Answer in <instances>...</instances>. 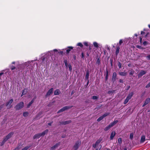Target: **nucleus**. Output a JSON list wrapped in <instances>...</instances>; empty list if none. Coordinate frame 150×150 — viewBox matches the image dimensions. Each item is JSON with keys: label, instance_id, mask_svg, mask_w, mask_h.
<instances>
[{"label": "nucleus", "instance_id": "37", "mask_svg": "<svg viewBox=\"0 0 150 150\" xmlns=\"http://www.w3.org/2000/svg\"><path fill=\"white\" fill-rule=\"evenodd\" d=\"M119 47H117L116 50V53L117 54H118L119 52Z\"/></svg>", "mask_w": 150, "mask_h": 150}, {"label": "nucleus", "instance_id": "41", "mask_svg": "<svg viewBox=\"0 0 150 150\" xmlns=\"http://www.w3.org/2000/svg\"><path fill=\"white\" fill-rule=\"evenodd\" d=\"M83 44H84V45H85V46H88V43L87 42H85L83 43Z\"/></svg>", "mask_w": 150, "mask_h": 150}, {"label": "nucleus", "instance_id": "43", "mask_svg": "<svg viewBox=\"0 0 150 150\" xmlns=\"http://www.w3.org/2000/svg\"><path fill=\"white\" fill-rule=\"evenodd\" d=\"M150 87V82L146 86V88H149Z\"/></svg>", "mask_w": 150, "mask_h": 150}, {"label": "nucleus", "instance_id": "19", "mask_svg": "<svg viewBox=\"0 0 150 150\" xmlns=\"http://www.w3.org/2000/svg\"><path fill=\"white\" fill-rule=\"evenodd\" d=\"M100 145H99V144H98L96 142L95 143V144L93 145V147L95 148H96L97 147H99V146Z\"/></svg>", "mask_w": 150, "mask_h": 150}, {"label": "nucleus", "instance_id": "29", "mask_svg": "<svg viewBox=\"0 0 150 150\" xmlns=\"http://www.w3.org/2000/svg\"><path fill=\"white\" fill-rule=\"evenodd\" d=\"M118 142L119 143L121 144L122 142V140L121 138H119L118 139Z\"/></svg>", "mask_w": 150, "mask_h": 150}, {"label": "nucleus", "instance_id": "59", "mask_svg": "<svg viewBox=\"0 0 150 150\" xmlns=\"http://www.w3.org/2000/svg\"><path fill=\"white\" fill-rule=\"evenodd\" d=\"M28 63H29V62H26V63H25V65H26V64H27Z\"/></svg>", "mask_w": 150, "mask_h": 150}, {"label": "nucleus", "instance_id": "64", "mask_svg": "<svg viewBox=\"0 0 150 150\" xmlns=\"http://www.w3.org/2000/svg\"><path fill=\"white\" fill-rule=\"evenodd\" d=\"M107 150H110V149H107Z\"/></svg>", "mask_w": 150, "mask_h": 150}, {"label": "nucleus", "instance_id": "23", "mask_svg": "<svg viewBox=\"0 0 150 150\" xmlns=\"http://www.w3.org/2000/svg\"><path fill=\"white\" fill-rule=\"evenodd\" d=\"M93 45L94 47L97 48L98 47V44L96 42H94L93 43Z\"/></svg>", "mask_w": 150, "mask_h": 150}, {"label": "nucleus", "instance_id": "40", "mask_svg": "<svg viewBox=\"0 0 150 150\" xmlns=\"http://www.w3.org/2000/svg\"><path fill=\"white\" fill-rule=\"evenodd\" d=\"M101 148V146L100 145L99 146V147H98V148L96 149V150H100V149Z\"/></svg>", "mask_w": 150, "mask_h": 150}, {"label": "nucleus", "instance_id": "8", "mask_svg": "<svg viewBox=\"0 0 150 150\" xmlns=\"http://www.w3.org/2000/svg\"><path fill=\"white\" fill-rule=\"evenodd\" d=\"M146 73V71L142 70L140 71L138 75V77H139L142 76L144 74Z\"/></svg>", "mask_w": 150, "mask_h": 150}, {"label": "nucleus", "instance_id": "42", "mask_svg": "<svg viewBox=\"0 0 150 150\" xmlns=\"http://www.w3.org/2000/svg\"><path fill=\"white\" fill-rule=\"evenodd\" d=\"M118 66L120 68H121V64L120 62H119Z\"/></svg>", "mask_w": 150, "mask_h": 150}, {"label": "nucleus", "instance_id": "46", "mask_svg": "<svg viewBox=\"0 0 150 150\" xmlns=\"http://www.w3.org/2000/svg\"><path fill=\"white\" fill-rule=\"evenodd\" d=\"M11 70H13L15 69V67L13 66H12L11 67Z\"/></svg>", "mask_w": 150, "mask_h": 150}, {"label": "nucleus", "instance_id": "38", "mask_svg": "<svg viewBox=\"0 0 150 150\" xmlns=\"http://www.w3.org/2000/svg\"><path fill=\"white\" fill-rule=\"evenodd\" d=\"M116 76V74L115 72H114L113 74V77L115 78Z\"/></svg>", "mask_w": 150, "mask_h": 150}, {"label": "nucleus", "instance_id": "63", "mask_svg": "<svg viewBox=\"0 0 150 150\" xmlns=\"http://www.w3.org/2000/svg\"><path fill=\"white\" fill-rule=\"evenodd\" d=\"M138 48H140V46H138Z\"/></svg>", "mask_w": 150, "mask_h": 150}, {"label": "nucleus", "instance_id": "1", "mask_svg": "<svg viewBox=\"0 0 150 150\" xmlns=\"http://www.w3.org/2000/svg\"><path fill=\"white\" fill-rule=\"evenodd\" d=\"M24 106V103L23 102H21L17 104L15 107V108L16 110H19Z\"/></svg>", "mask_w": 150, "mask_h": 150}, {"label": "nucleus", "instance_id": "24", "mask_svg": "<svg viewBox=\"0 0 150 150\" xmlns=\"http://www.w3.org/2000/svg\"><path fill=\"white\" fill-rule=\"evenodd\" d=\"M111 127H110V126L109 125L106 127L104 129V130L105 131H107L109 129H110Z\"/></svg>", "mask_w": 150, "mask_h": 150}, {"label": "nucleus", "instance_id": "31", "mask_svg": "<svg viewBox=\"0 0 150 150\" xmlns=\"http://www.w3.org/2000/svg\"><path fill=\"white\" fill-rule=\"evenodd\" d=\"M133 137V133H131L130 134V138L131 139H132Z\"/></svg>", "mask_w": 150, "mask_h": 150}, {"label": "nucleus", "instance_id": "45", "mask_svg": "<svg viewBox=\"0 0 150 150\" xmlns=\"http://www.w3.org/2000/svg\"><path fill=\"white\" fill-rule=\"evenodd\" d=\"M134 73V71H133L131 70L130 72V74L132 75V74H133Z\"/></svg>", "mask_w": 150, "mask_h": 150}, {"label": "nucleus", "instance_id": "22", "mask_svg": "<svg viewBox=\"0 0 150 150\" xmlns=\"http://www.w3.org/2000/svg\"><path fill=\"white\" fill-rule=\"evenodd\" d=\"M59 91L58 90H57L54 92V94L55 95H58L59 94Z\"/></svg>", "mask_w": 150, "mask_h": 150}, {"label": "nucleus", "instance_id": "4", "mask_svg": "<svg viewBox=\"0 0 150 150\" xmlns=\"http://www.w3.org/2000/svg\"><path fill=\"white\" fill-rule=\"evenodd\" d=\"M13 99H11L7 103L6 106L9 109L11 108L12 106L11 105V104L13 102Z\"/></svg>", "mask_w": 150, "mask_h": 150}, {"label": "nucleus", "instance_id": "5", "mask_svg": "<svg viewBox=\"0 0 150 150\" xmlns=\"http://www.w3.org/2000/svg\"><path fill=\"white\" fill-rule=\"evenodd\" d=\"M72 107V106H67L63 108H62L58 112V113H59L62 112L68 109L71 108Z\"/></svg>", "mask_w": 150, "mask_h": 150}, {"label": "nucleus", "instance_id": "18", "mask_svg": "<svg viewBox=\"0 0 150 150\" xmlns=\"http://www.w3.org/2000/svg\"><path fill=\"white\" fill-rule=\"evenodd\" d=\"M48 132V130L47 129H46L42 132L41 133H40V134H41V136H44Z\"/></svg>", "mask_w": 150, "mask_h": 150}, {"label": "nucleus", "instance_id": "12", "mask_svg": "<svg viewBox=\"0 0 150 150\" xmlns=\"http://www.w3.org/2000/svg\"><path fill=\"white\" fill-rule=\"evenodd\" d=\"M41 136V135L40 134H38L35 135L33 137L34 139H38Z\"/></svg>", "mask_w": 150, "mask_h": 150}, {"label": "nucleus", "instance_id": "51", "mask_svg": "<svg viewBox=\"0 0 150 150\" xmlns=\"http://www.w3.org/2000/svg\"><path fill=\"white\" fill-rule=\"evenodd\" d=\"M24 91H23V92H22V95H21V96H23V95H24Z\"/></svg>", "mask_w": 150, "mask_h": 150}, {"label": "nucleus", "instance_id": "36", "mask_svg": "<svg viewBox=\"0 0 150 150\" xmlns=\"http://www.w3.org/2000/svg\"><path fill=\"white\" fill-rule=\"evenodd\" d=\"M101 139H99L98 140H97L96 142L98 143V144H99L100 143V142H101Z\"/></svg>", "mask_w": 150, "mask_h": 150}, {"label": "nucleus", "instance_id": "53", "mask_svg": "<svg viewBox=\"0 0 150 150\" xmlns=\"http://www.w3.org/2000/svg\"><path fill=\"white\" fill-rule=\"evenodd\" d=\"M97 63H98V64H99V63H100V61H99V59H98V61H97Z\"/></svg>", "mask_w": 150, "mask_h": 150}, {"label": "nucleus", "instance_id": "62", "mask_svg": "<svg viewBox=\"0 0 150 150\" xmlns=\"http://www.w3.org/2000/svg\"><path fill=\"white\" fill-rule=\"evenodd\" d=\"M12 63L13 64H14L15 63V62H13Z\"/></svg>", "mask_w": 150, "mask_h": 150}, {"label": "nucleus", "instance_id": "26", "mask_svg": "<svg viewBox=\"0 0 150 150\" xmlns=\"http://www.w3.org/2000/svg\"><path fill=\"white\" fill-rule=\"evenodd\" d=\"M33 100H32L31 102H30L28 105V108H29L30 106V105L33 103Z\"/></svg>", "mask_w": 150, "mask_h": 150}, {"label": "nucleus", "instance_id": "7", "mask_svg": "<svg viewBox=\"0 0 150 150\" xmlns=\"http://www.w3.org/2000/svg\"><path fill=\"white\" fill-rule=\"evenodd\" d=\"M60 144V142H58L55 145H54L53 146H52L51 148V150H55L59 146Z\"/></svg>", "mask_w": 150, "mask_h": 150}, {"label": "nucleus", "instance_id": "13", "mask_svg": "<svg viewBox=\"0 0 150 150\" xmlns=\"http://www.w3.org/2000/svg\"><path fill=\"white\" fill-rule=\"evenodd\" d=\"M145 140V136L144 135H143L141 137L140 140V142L141 143L144 142Z\"/></svg>", "mask_w": 150, "mask_h": 150}, {"label": "nucleus", "instance_id": "21", "mask_svg": "<svg viewBox=\"0 0 150 150\" xmlns=\"http://www.w3.org/2000/svg\"><path fill=\"white\" fill-rule=\"evenodd\" d=\"M119 74L121 76H125L127 74V73L125 72H120Z\"/></svg>", "mask_w": 150, "mask_h": 150}, {"label": "nucleus", "instance_id": "20", "mask_svg": "<svg viewBox=\"0 0 150 150\" xmlns=\"http://www.w3.org/2000/svg\"><path fill=\"white\" fill-rule=\"evenodd\" d=\"M73 47H68V49L66 50L67 52V53H69L70 51L72 49Z\"/></svg>", "mask_w": 150, "mask_h": 150}, {"label": "nucleus", "instance_id": "57", "mask_svg": "<svg viewBox=\"0 0 150 150\" xmlns=\"http://www.w3.org/2000/svg\"><path fill=\"white\" fill-rule=\"evenodd\" d=\"M124 150H127V149L126 148H124Z\"/></svg>", "mask_w": 150, "mask_h": 150}, {"label": "nucleus", "instance_id": "34", "mask_svg": "<svg viewBox=\"0 0 150 150\" xmlns=\"http://www.w3.org/2000/svg\"><path fill=\"white\" fill-rule=\"evenodd\" d=\"M68 67H69L70 71H71L72 70V67L71 65L69 64L68 65Z\"/></svg>", "mask_w": 150, "mask_h": 150}, {"label": "nucleus", "instance_id": "2", "mask_svg": "<svg viewBox=\"0 0 150 150\" xmlns=\"http://www.w3.org/2000/svg\"><path fill=\"white\" fill-rule=\"evenodd\" d=\"M81 144V142L80 141H78L75 144L73 149L74 150H76L78 149L79 146Z\"/></svg>", "mask_w": 150, "mask_h": 150}, {"label": "nucleus", "instance_id": "28", "mask_svg": "<svg viewBox=\"0 0 150 150\" xmlns=\"http://www.w3.org/2000/svg\"><path fill=\"white\" fill-rule=\"evenodd\" d=\"M129 100L126 98L124 101V104H126L128 102Z\"/></svg>", "mask_w": 150, "mask_h": 150}, {"label": "nucleus", "instance_id": "54", "mask_svg": "<svg viewBox=\"0 0 150 150\" xmlns=\"http://www.w3.org/2000/svg\"><path fill=\"white\" fill-rule=\"evenodd\" d=\"M3 74V73H0V76L2 75Z\"/></svg>", "mask_w": 150, "mask_h": 150}, {"label": "nucleus", "instance_id": "56", "mask_svg": "<svg viewBox=\"0 0 150 150\" xmlns=\"http://www.w3.org/2000/svg\"><path fill=\"white\" fill-rule=\"evenodd\" d=\"M66 122V123H65V124H68L69 123V122Z\"/></svg>", "mask_w": 150, "mask_h": 150}, {"label": "nucleus", "instance_id": "58", "mask_svg": "<svg viewBox=\"0 0 150 150\" xmlns=\"http://www.w3.org/2000/svg\"><path fill=\"white\" fill-rule=\"evenodd\" d=\"M134 35L136 36H137V34H135Z\"/></svg>", "mask_w": 150, "mask_h": 150}, {"label": "nucleus", "instance_id": "33", "mask_svg": "<svg viewBox=\"0 0 150 150\" xmlns=\"http://www.w3.org/2000/svg\"><path fill=\"white\" fill-rule=\"evenodd\" d=\"M89 76V73L88 72L86 73V79H88V77Z\"/></svg>", "mask_w": 150, "mask_h": 150}, {"label": "nucleus", "instance_id": "30", "mask_svg": "<svg viewBox=\"0 0 150 150\" xmlns=\"http://www.w3.org/2000/svg\"><path fill=\"white\" fill-rule=\"evenodd\" d=\"M64 63L66 67H68L67 62V60H65L64 61Z\"/></svg>", "mask_w": 150, "mask_h": 150}, {"label": "nucleus", "instance_id": "10", "mask_svg": "<svg viewBox=\"0 0 150 150\" xmlns=\"http://www.w3.org/2000/svg\"><path fill=\"white\" fill-rule=\"evenodd\" d=\"M115 134V131H113L112 132L110 136V139L111 140H112L113 139V138L114 137Z\"/></svg>", "mask_w": 150, "mask_h": 150}, {"label": "nucleus", "instance_id": "47", "mask_svg": "<svg viewBox=\"0 0 150 150\" xmlns=\"http://www.w3.org/2000/svg\"><path fill=\"white\" fill-rule=\"evenodd\" d=\"M20 148L19 147H17L14 150H19Z\"/></svg>", "mask_w": 150, "mask_h": 150}, {"label": "nucleus", "instance_id": "61", "mask_svg": "<svg viewBox=\"0 0 150 150\" xmlns=\"http://www.w3.org/2000/svg\"><path fill=\"white\" fill-rule=\"evenodd\" d=\"M82 55L83 57V53H82Z\"/></svg>", "mask_w": 150, "mask_h": 150}, {"label": "nucleus", "instance_id": "17", "mask_svg": "<svg viewBox=\"0 0 150 150\" xmlns=\"http://www.w3.org/2000/svg\"><path fill=\"white\" fill-rule=\"evenodd\" d=\"M133 95V93L132 92L129 94L126 98L129 100L131 98Z\"/></svg>", "mask_w": 150, "mask_h": 150}, {"label": "nucleus", "instance_id": "44", "mask_svg": "<svg viewBox=\"0 0 150 150\" xmlns=\"http://www.w3.org/2000/svg\"><path fill=\"white\" fill-rule=\"evenodd\" d=\"M123 41L122 40H120L119 41V44L120 45H121Z\"/></svg>", "mask_w": 150, "mask_h": 150}, {"label": "nucleus", "instance_id": "3", "mask_svg": "<svg viewBox=\"0 0 150 150\" xmlns=\"http://www.w3.org/2000/svg\"><path fill=\"white\" fill-rule=\"evenodd\" d=\"M14 134L13 132H11L9 133L8 135L4 138V141H6L8 139L11 138Z\"/></svg>", "mask_w": 150, "mask_h": 150}, {"label": "nucleus", "instance_id": "52", "mask_svg": "<svg viewBox=\"0 0 150 150\" xmlns=\"http://www.w3.org/2000/svg\"><path fill=\"white\" fill-rule=\"evenodd\" d=\"M144 32L143 31H142L141 33L142 35V34H144Z\"/></svg>", "mask_w": 150, "mask_h": 150}, {"label": "nucleus", "instance_id": "27", "mask_svg": "<svg viewBox=\"0 0 150 150\" xmlns=\"http://www.w3.org/2000/svg\"><path fill=\"white\" fill-rule=\"evenodd\" d=\"M30 147V146H26L22 150H27Z\"/></svg>", "mask_w": 150, "mask_h": 150}, {"label": "nucleus", "instance_id": "60", "mask_svg": "<svg viewBox=\"0 0 150 150\" xmlns=\"http://www.w3.org/2000/svg\"><path fill=\"white\" fill-rule=\"evenodd\" d=\"M148 27H149V28H150V25H148Z\"/></svg>", "mask_w": 150, "mask_h": 150}, {"label": "nucleus", "instance_id": "6", "mask_svg": "<svg viewBox=\"0 0 150 150\" xmlns=\"http://www.w3.org/2000/svg\"><path fill=\"white\" fill-rule=\"evenodd\" d=\"M108 114H109V113H105L102 116H100L99 118H98L97 120V121L98 122L100 121L101 120H102L104 117H105L106 116H107Z\"/></svg>", "mask_w": 150, "mask_h": 150}, {"label": "nucleus", "instance_id": "35", "mask_svg": "<svg viewBox=\"0 0 150 150\" xmlns=\"http://www.w3.org/2000/svg\"><path fill=\"white\" fill-rule=\"evenodd\" d=\"M92 98L93 99L96 100L98 98V97L96 96H94L92 97Z\"/></svg>", "mask_w": 150, "mask_h": 150}, {"label": "nucleus", "instance_id": "25", "mask_svg": "<svg viewBox=\"0 0 150 150\" xmlns=\"http://www.w3.org/2000/svg\"><path fill=\"white\" fill-rule=\"evenodd\" d=\"M28 113L27 112H24L23 113V115L24 117H27L28 115Z\"/></svg>", "mask_w": 150, "mask_h": 150}, {"label": "nucleus", "instance_id": "49", "mask_svg": "<svg viewBox=\"0 0 150 150\" xmlns=\"http://www.w3.org/2000/svg\"><path fill=\"white\" fill-rule=\"evenodd\" d=\"M147 44V42H146V41H145L143 43V44L144 45H146Z\"/></svg>", "mask_w": 150, "mask_h": 150}, {"label": "nucleus", "instance_id": "32", "mask_svg": "<svg viewBox=\"0 0 150 150\" xmlns=\"http://www.w3.org/2000/svg\"><path fill=\"white\" fill-rule=\"evenodd\" d=\"M77 45L81 47H82L83 46V45L81 43H78L77 44Z\"/></svg>", "mask_w": 150, "mask_h": 150}, {"label": "nucleus", "instance_id": "48", "mask_svg": "<svg viewBox=\"0 0 150 150\" xmlns=\"http://www.w3.org/2000/svg\"><path fill=\"white\" fill-rule=\"evenodd\" d=\"M147 59L150 60V55H148L146 57Z\"/></svg>", "mask_w": 150, "mask_h": 150}, {"label": "nucleus", "instance_id": "50", "mask_svg": "<svg viewBox=\"0 0 150 150\" xmlns=\"http://www.w3.org/2000/svg\"><path fill=\"white\" fill-rule=\"evenodd\" d=\"M54 52H57L58 51L57 49H54L53 50Z\"/></svg>", "mask_w": 150, "mask_h": 150}, {"label": "nucleus", "instance_id": "16", "mask_svg": "<svg viewBox=\"0 0 150 150\" xmlns=\"http://www.w3.org/2000/svg\"><path fill=\"white\" fill-rule=\"evenodd\" d=\"M118 122L117 120H115L113 122L111 123L110 125H109L111 127H112L113 126L115 125L116 124L117 122Z\"/></svg>", "mask_w": 150, "mask_h": 150}, {"label": "nucleus", "instance_id": "39", "mask_svg": "<svg viewBox=\"0 0 150 150\" xmlns=\"http://www.w3.org/2000/svg\"><path fill=\"white\" fill-rule=\"evenodd\" d=\"M6 142V141H4V139L3 141L2 142L1 144V146H2Z\"/></svg>", "mask_w": 150, "mask_h": 150}, {"label": "nucleus", "instance_id": "9", "mask_svg": "<svg viewBox=\"0 0 150 150\" xmlns=\"http://www.w3.org/2000/svg\"><path fill=\"white\" fill-rule=\"evenodd\" d=\"M150 101V98H147L145 100L144 105H143V107H144L145 105L148 104L149 102Z\"/></svg>", "mask_w": 150, "mask_h": 150}, {"label": "nucleus", "instance_id": "15", "mask_svg": "<svg viewBox=\"0 0 150 150\" xmlns=\"http://www.w3.org/2000/svg\"><path fill=\"white\" fill-rule=\"evenodd\" d=\"M118 122L117 120H115L113 122L111 123L110 125H109L111 127H112L113 126L115 125L116 124L117 122Z\"/></svg>", "mask_w": 150, "mask_h": 150}, {"label": "nucleus", "instance_id": "14", "mask_svg": "<svg viewBox=\"0 0 150 150\" xmlns=\"http://www.w3.org/2000/svg\"><path fill=\"white\" fill-rule=\"evenodd\" d=\"M118 122L117 120H115L113 122L111 123L110 125H109L111 127H112L113 126L115 125L116 124L117 122Z\"/></svg>", "mask_w": 150, "mask_h": 150}, {"label": "nucleus", "instance_id": "55", "mask_svg": "<svg viewBox=\"0 0 150 150\" xmlns=\"http://www.w3.org/2000/svg\"><path fill=\"white\" fill-rule=\"evenodd\" d=\"M142 38H140V41L141 42H142Z\"/></svg>", "mask_w": 150, "mask_h": 150}, {"label": "nucleus", "instance_id": "11", "mask_svg": "<svg viewBox=\"0 0 150 150\" xmlns=\"http://www.w3.org/2000/svg\"><path fill=\"white\" fill-rule=\"evenodd\" d=\"M53 91V88H51L50 89L47 93L46 94V96H48L50 95L52 93Z\"/></svg>", "mask_w": 150, "mask_h": 150}]
</instances>
